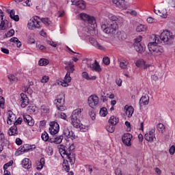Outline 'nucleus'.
<instances>
[{
    "mask_svg": "<svg viewBox=\"0 0 175 175\" xmlns=\"http://www.w3.org/2000/svg\"><path fill=\"white\" fill-rule=\"evenodd\" d=\"M59 132V124L57 122L50 123L49 133L52 136H55Z\"/></svg>",
    "mask_w": 175,
    "mask_h": 175,
    "instance_id": "obj_11",
    "label": "nucleus"
},
{
    "mask_svg": "<svg viewBox=\"0 0 175 175\" xmlns=\"http://www.w3.org/2000/svg\"><path fill=\"white\" fill-rule=\"evenodd\" d=\"M88 68H90L91 70L96 72L97 73H100V72H102L100 65H99V63L96 60H95L92 64H88Z\"/></svg>",
    "mask_w": 175,
    "mask_h": 175,
    "instance_id": "obj_14",
    "label": "nucleus"
},
{
    "mask_svg": "<svg viewBox=\"0 0 175 175\" xmlns=\"http://www.w3.org/2000/svg\"><path fill=\"white\" fill-rule=\"evenodd\" d=\"M22 166L24 169H31L32 167V164L31 160L28 158H25L22 161Z\"/></svg>",
    "mask_w": 175,
    "mask_h": 175,
    "instance_id": "obj_28",
    "label": "nucleus"
},
{
    "mask_svg": "<svg viewBox=\"0 0 175 175\" xmlns=\"http://www.w3.org/2000/svg\"><path fill=\"white\" fill-rule=\"evenodd\" d=\"M41 112L44 114H48L49 113H50V108L48 105H43L41 106Z\"/></svg>",
    "mask_w": 175,
    "mask_h": 175,
    "instance_id": "obj_40",
    "label": "nucleus"
},
{
    "mask_svg": "<svg viewBox=\"0 0 175 175\" xmlns=\"http://www.w3.org/2000/svg\"><path fill=\"white\" fill-rule=\"evenodd\" d=\"M173 38H174L173 34L167 30L163 31L161 33L160 36H159V38L162 42H163V43H167V42H169L170 39H173Z\"/></svg>",
    "mask_w": 175,
    "mask_h": 175,
    "instance_id": "obj_9",
    "label": "nucleus"
},
{
    "mask_svg": "<svg viewBox=\"0 0 175 175\" xmlns=\"http://www.w3.org/2000/svg\"><path fill=\"white\" fill-rule=\"evenodd\" d=\"M63 135L66 137V139H70L71 140H75L76 139L75 133L70 131L69 129H64L63 131Z\"/></svg>",
    "mask_w": 175,
    "mask_h": 175,
    "instance_id": "obj_16",
    "label": "nucleus"
},
{
    "mask_svg": "<svg viewBox=\"0 0 175 175\" xmlns=\"http://www.w3.org/2000/svg\"><path fill=\"white\" fill-rule=\"evenodd\" d=\"M157 129L160 133H165V132H166V127H165V125L162 123L157 124Z\"/></svg>",
    "mask_w": 175,
    "mask_h": 175,
    "instance_id": "obj_36",
    "label": "nucleus"
},
{
    "mask_svg": "<svg viewBox=\"0 0 175 175\" xmlns=\"http://www.w3.org/2000/svg\"><path fill=\"white\" fill-rule=\"evenodd\" d=\"M36 148L35 145H29L28 144H24L23 146H21L18 148V151L21 152V154H24V152H28V151H32L33 149Z\"/></svg>",
    "mask_w": 175,
    "mask_h": 175,
    "instance_id": "obj_12",
    "label": "nucleus"
},
{
    "mask_svg": "<svg viewBox=\"0 0 175 175\" xmlns=\"http://www.w3.org/2000/svg\"><path fill=\"white\" fill-rule=\"evenodd\" d=\"M71 124L74 126V128L79 129L80 127V124H81V122L80 121V119L79 118H71Z\"/></svg>",
    "mask_w": 175,
    "mask_h": 175,
    "instance_id": "obj_30",
    "label": "nucleus"
},
{
    "mask_svg": "<svg viewBox=\"0 0 175 175\" xmlns=\"http://www.w3.org/2000/svg\"><path fill=\"white\" fill-rule=\"evenodd\" d=\"M49 80H50V77H49L47 75H44L41 79V83H47Z\"/></svg>",
    "mask_w": 175,
    "mask_h": 175,
    "instance_id": "obj_53",
    "label": "nucleus"
},
{
    "mask_svg": "<svg viewBox=\"0 0 175 175\" xmlns=\"http://www.w3.org/2000/svg\"><path fill=\"white\" fill-rule=\"evenodd\" d=\"M10 42H11V43H16V42H18V38L13 37L10 40Z\"/></svg>",
    "mask_w": 175,
    "mask_h": 175,
    "instance_id": "obj_64",
    "label": "nucleus"
},
{
    "mask_svg": "<svg viewBox=\"0 0 175 175\" xmlns=\"http://www.w3.org/2000/svg\"><path fill=\"white\" fill-rule=\"evenodd\" d=\"M128 65H129V62L128 61L120 62V68H121V69H128Z\"/></svg>",
    "mask_w": 175,
    "mask_h": 175,
    "instance_id": "obj_43",
    "label": "nucleus"
},
{
    "mask_svg": "<svg viewBox=\"0 0 175 175\" xmlns=\"http://www.w3.org/2000/svg\"><path fill=\"white\" fill-rule=\"evenodd\" d=\"M36 42V41L35 40V38H33V37L31 36L28 37V43H29V44H33Z\"/></svg>",
    "mask_w": 175,
    "mask_h": 175,
    "instance_id": "obj_51",
    "label": "nucleus"
},
{
    "mask_svg": "<svg viewBox=\"0 0 175 175\" xmlns=\"http://www.w3.org/2000/svg\"><path fill=\"white\" fill-rule=\"evenodd\" d=\"M74 150V145H71L67 150L66 147L65 146H62L59 149V152L62 157L64 159H66L64 160L62 166L67 173H69V170H70V165H69V163H70L71 166L72 165H75L76 163V154H75Z\"/></svg>",
    "mask_w": 175,
    "mask_h": 175,
    "instance_id": "obj_1",
    "label": "nucleus"
},
{
    "mask_svg": "<svg viewBox=\"0 0 175 175\" xmlns=\"http://www.w3.org/2000/svg\"><path fill=\"white\" fill-rule=\"evenodd\" d=\"M8 114L7 123L8 125H12L16 122V115L12 111H8Z\"/></svg>",
    "mask_w": 175,
    "mask_h": 175,
    "instance_id": "obj_19",
    "label": "nucleus"
},
{
    "mask_svg": "<svg viewBox=\"0 0 175 175\" xmlns=\"http://www.w3.org/2000/svg\"><path fill=\"white\" fill-rule=\"evenodd\" d=\"M90 44L94 46V47L98 49V50H105V47L99 44V42H98V41H96V40H95V38H90Z\"/></svg>",
    "mask_w": 175,
    "mask_h": 175,
    "instance_id": "obj_21",
    "label": "nucleus"
},
{
    "mask_svg": "<svg viewBox=\"0 0 175 175\" xmlns=\"http://www.w3.org/2000/svg\"><path fill=\"white\" fill-rule=\"evenodd\" d=\"M37 49H39V50H41V51H44V50L46 49V46L39 44H37Z\"/></svg>",
    "mask_w": 175,
    "mask_h": 175,
    "instance_id": "obj_62",
    "label": "nucleus"
},
{
    "mask_svg": "<svg viewBox=\"0 0 175 175\" xmlns=\"http://www.w3.org/2000/svg\"><path fill=\"white\" fill-rule=\"evenodd\" d=\"M70 81H72V77H70V74L66 73L64 77V80L62 81L61 85H62V87H68V85H69V84L68 83H70Z\"/></svg>",
    "mask_w": 175,
    "mask_h": 175,
    "instance_id": "obj_27",
    "label": "nucleus"
},
{
    "mask_svg": "<svg viewBox=\"0 0 175 175\" xmlns=\"http://www.w3.org/2000/svg\"><path fill=\"white\" fill-rule=\"evenodd\" d=\"M135 66L137 68H143V69H147V68H150L151 65L146 64V61L140 59L136 62Z\"/></svg>",
    "mask_w": 175,
    "mask_h": 175,
    "instance_id": "obj_22",
    "label": "nucleus"
},
{
    "mask_svg": "<svg viewBox=\"0 0 175 175\" xmlns=\"http://www.w3.org/2000/svg\"><path fill=\"white\" fill-rule=\"evenodd\" d=\"M154 12L155 14H157L158 16H160V17H162V18H167V11L166 9L163 10H154Z\"/></svg>",
    "mask_w": 175,
    "mask_h": 175,
    "instance_id": "obj_25",
    "label": "nucleus"
},
{
    "mask_svg": "<svg viewBox=\"0 0 175 175\" xmlns=\"http://www.w3.org/2000/svg\"><path fill=\"white\" fill-rule=\"evenodd\" d=\"M153 42H150L148 44V49L154 57H158V55H162L163 53V47L158 46V43H160L159 36L153 35L152 36Z\"/></svg>",
    "mask_w": 175,
    "mask_h": 175,
    "instance_id": "obj_3",
    "label": "nucleus"
},
{
    "mask_svg": "<svg viewBox=\"0 0 175 175\" xmlns=\"http://www.w3.org/2000/svg\"><path fill=\"white\" fill-rule=\"evenodd\" d=\"M59 118H62V120H66L68 116H66V113L62 112L60 113Z\"/></svg>",
    "mask_w": 175,
    "mask_h": 175,
    "instance_id": "obj_61",
    "label": "nucleus"
},
{
    "mask_svg": "<svg viewBox=\"0 0 175 175\" xmlns=\"http://www.w3.org/2000/svg\"><path fill=\"white\" fill-rule=\"evenodd\" d=\"M55 105L57 110L59 111H65L66 107L65 106V94L64 93L59 94L55 100Z\"/></svg>",
    "mask_w": 175,
    "mask_h": 175,
    "instance_id": "obj_6",
    "label": "nucleus"
},
{
    "mask_svg": "<svg viewBox=\"0 0 175 175\" xmlns=\"http://www.w3.org/2000/svg\"><path fill=\"white\" fill-rule=\"evenodd\" d=\"M4 106H5V98L2 96H0V107L1 109H3Z\"/></svg>",
    "mask_w": 175,
    "mask_h": 175,
    "instance_id": "obj_55",
    "label": "nucleus"
},
{
    "mask_svg": "<svg viewBox=\"0 0 175 175\" xmlns=\"http://www.w3.org/2000/svg\"><path fill=\"white\" fill-rule=\"evenodd\" d=\"M40 23H41V25H42V23L43 24H44V25H46V27H49V25H51L52 23L51 21H50V19H49L48 18H40Z\"/></svg>",
    "mask_w": 175,
    "mask_h": 175,
    "instance_id": "obj_37",
    "label": "nucleus"
},
{
    "mask_svg": "<svg viewBox=\"0 0 175 175\" xmlns=\"http://www.w3.org/2000/svg\"><path fill=\"white\" fill-rule=\"evenodd\" d=\"M78 128H79V129H81L82 132H85L87 131V126L81 123L80 124V126Z\"/></svg>",
    "mask_w": 175,
    "mask_h": 175,
    "instance_id": "obj_59",
    "label": "nucleus"
},
{
    "mask_svg": "<svg viewBox=\"0 0 175 175\" xmlns=\"http://www.w3.org/2000/svg\"><path fill=\"white\" fill-rule=\"evenodd\" d=\"M21 107L23 109H25L27 107V105L29 104V98H28V96H27V94L24 93H21Z\"/></svg>",
    "mask_w": 175,
    "mask_h": 175,
    "instance_id": "obj_13",
    "label": "nucleus"
},
{
    "mask_svg": "<svg viewBox=\"0 0 175 175\" xmlns=\"http://www.w3.org/2000/svg\"><path fill=\"white\" fill-rule=\"evenodd\" d=\"M25 92L29 94V95H31V94L33 92L32 89H31V88L29 86L25 87Z\"/></svg>",
    "mask_w": 175,
    "mask_h": 175,
    "instance_id": "obj_56",
    "label": "nucleus"
},
{
    "mask_svg": "<svg viewBox=\"0 0 175 175\" xmlns=\"http://www.w3.org/2000/svg\"><path fill=\"white\" fill-rule=\"evenodd\" d=\"M49 59H40L38 61V65H40V66H46V65H49Z\"/></svg>",
    "mask_w": 175,
    "mask_h": 175,
    "instance_id": "obj_42",
    "label": "nucleus"
},
{
    "mask_svg": "<svg viewBox=\"0 0 175 175\" xmlns=\"http://www.w3.org/2000/svg\"><path fill=\"white\" fill-rule=\"evenodd\" d=\"M124 109L126 110V116H127L129 118H131L133 114V111H135V109H133V107L128 105H126Z\"/></svg>",
    "mask_w": 175,
    "mask_h": 175,
    "instance_id": "obj_31",
    "label": "nucleus"
},
{
    "mask_svg": "<svg viewBox=\"0 0 175 175\" xmlns=\"http://www.w3.org/2000/svg\"><path fill=\"white\" fill-rule=\"evenodd\" d=\"M8 134L10 136H17L18 135V130L17 129V126L14 124L8 130Z\"/></svg>",
    "mask_w": 175,
    "mask_h": 175,
    "instance_id": "obj_26",
    "label": "nucleus"
},
{
    "mask_svg": "<svg viewBox=\"0 0 175 175\" xmlns=\"http://www.w3.org/2000/svg\"><path fill=\"white\" fill-rule=\"evenodd\" d=\"M108 122L111 125H113L114 126H116V125L118 124V122H120V119L117 118V116H112L110 117Z\"/></svg>",
    "mask_w": 175,
    "mask_h": 175,
    "instance_id": "obj_33",
    "label": "nucleus"
},
{
    "mask_svg": "<svg viewBox=\"0 0 175 175\" xmlns=\"http://www.w3.org/2000/svg\"><path fill=\"white\" fill-rule=\"evenodd\" d=\"M109 18L112 22H105L101 25V29L108 35H116L117 33V29H118V25L124 23V18L121 16H117L113 14H109Z\"/></svg>",
    "mask_w": 175,
    "mask_h": 175,
    "instance_id": "obj_2",
    "label": "nucleus"
},
{
    "mask_svg": "<svg viewBox=\"0 0 175 175\" xmlns=\"http://www.w3.org/2000/svg\"><path fill=\"white\" fill-rule=\"evenodd\" d=\"M80 18L85 21V23H88L93 29L96 27V20L93 16H90L85 13H81L80 14Z\"/></svg>",
    "mask_w": 175,
    "mask_h": 175,
    "instance_id": "obj_7",
    "label": "nucleus"
},
{
    "mask_svg": "<svg viewBox=\"0 0 175 175\" xmlns=\"http://www.w3.org/2000/svg\"><path fill=\"white\" fill-rule=\"evenodd\" d=\"M10 81H18V78L16 77L14 75L10 74L8 75Z\"/></svg>",
    "mask_w": 175,
    "mask_h": 175,
    "instance_id": "obj_46",
    "label": "nucleus"
},
{
    "mask_svg": "<svg viewBox=\"0 0 175 175\" xmlns=\"http://www.w3.org/2000/svg\"><path fill=\"white\" fill-rule=\"evenodd\" d=\"M145 140L149 143H154L157 142V137H155V128L150 129L144 135Z\"/></svg>",
    "mask_w": 175,
    "mask_h": 175,
    "instance_id": "obj_8",
    "label": "nucleus"
},
{
    "mask_svg": "<svg viewBox=\"0 0 175 175\" xmlns=\"http://www.w3.org/2000/svg\"><path fill=\"white\" fill-rule=\"evenodd\" d=\"M116 83L118 87H121V85H122V80L120 78L116 79Z\"/></svg>",
    "mask_w": 175,
    "mask_h": 175,
    "instance_id": "obj_60",
    "label": "nucleus"
},
{
    "mask_svg": "<svg viewBox=\"0 0 175 175\" xmlns=\"http://www.w3.org/2000/svg\"><path fill=\"white\" fill-rule=\"evenodd\" d=\"M6 23H8V21L3 20V11L0 10V31H3L8 28Z\"/></svg>",
    "mask_w": 175,
    "mask_h": 175,
    "instance_id": "obj_18",
    "label": "nucleus"
},
{
    "mask_svg": "<svg viewBox=\"0 0 175 175\" xmlns=\"http://www.w3.org/2000/svg\"><path fill=\"white\" fill-rule=\"evenodd\" d=\"M23 121L26 122L29 126H33L35 124V120L29 115H23Z\"/></svg>",
    "mask_w": 175,
    "mask_h": 175,
    "instance_id": "obj_20",
    "label": "nucleus"
},
{
    "mask_svg": "<svg viewBox=\"0 0 175 175\" xmlns=\"http://www.w3.org/2000/svg\"><path fill=\"white\" fill-rule=\"evenodd\" d=\"M137 32H146L147 31V26L144 25H139L136 28Z\"/></svg>",
    "mask_w": 175,
    "mask_h": 175,
    "instance_id": "obj_35",
    "label": "nucleus"
},
{
    "mask_svg": "<svg viewBox=\"0 0 175 175\" xmlns=\"http://www.w3.org/2000/svg\"><path fill=\"white\" fill-rule=\"evenodd\" d=\"M0 142L3 143V144H9V141L5 139V134H3V133H1V130H0Z\"/></svg>",
    "mask_w": 175,
    "mask_h": 175,
    "instance_id": "obj_41",
    "label": "nucleus"
},
{
    "mask_svg": "<svg viewBox=\"0 0 175 175\" xmlns=\"http://www.w3.org/2000/svg\"><path fill=\"white\" fill-rule=\"evenodd\" d=\"M105 129L109 133H113V132H114L116 130V127L113 124L106 126Z\"/></svg>",
    "mask_w": 175,
    "mask_h": 175,
    "instance_id": "obj_45",
    "label": "nucleus"
},
{
    "mask_svg": "<svg viewBox=\"0 0 175 175\" xmlns=\"http://www.w3.org/2000/svg\"><path fill=\"white\" fill-rule=\"evenodd\" d=\"M113 3L117 6V8H119L121 9V8H123L124 3L125 2V0H112Z\"/></svg>",
    "mask_w": 175,
    "mask_h": 175,
    "instance_id": "obj_34",
    "label": "nucleus"
},
{
    "mask_svg": "<svg viewBox=\"0 0 175 175\" xmlns=\"http://www.w3.org/2000/svg\"><path fill=\"white\" fill-rule=\"evenodd\" d=\"M147 23H148V24H152L153 23H155V21H157V20L151 16L148 17L146 19Z\"/></svg>",
    "mask_w": 175,
    "mask_h": 175,
    "instance_id": "obj_54",
    "label": "nucleus"
},
{
    "mask_svg": "<svg viewBox=\"0 0 175 175\" xmlns=\"http://www.w3.org/2000/svg\"><path fill=\"white\" fill-rule=\"evenodd\" d=\"M23 122V118H18L16 121L15 120L14 125H16V126L18 125H21V123Z\"/></svg>",
    "mask_w": 175,
    "mask_h": 175,
    "instance_id": "obj_52",
    "label": "nucleus"
},
{
    "mask_svg": "<svg viewBox=\"0 0 175 175\" xmlns=\"http://www.w3.org/2000/svg\"><path fill=\"white\" fill-rule=\"evenodd\" d=\"M14 35V29H10L5 34L6 38H12Z\"/></svg>",
    "mask_w": 175,
    "mask_h": 175,
    "instance_id": "obj_48",
    "label": "nucleus"
},
{
    "mask_svg": "<svg viewBox=\"0 0 175 175\" xmlns=\"http://www.w3.org/2000/svg\"><path fill=\"white\" fill-rule=\"evenodd\" d=\"M142 40H143L142 36H139L134 39V49L139 54H143L146 51V45L142 42Z\"/></svg>",
    "mask_w": 175,
    "mask_h": 175,
    "instance_id": "obj_5",
    "label": "nucleus"
},
{
    "mask_svg": "<svg viewBox=\"0 0 175 175\" xmlns=\"http://www.w3.org/2000/svg\"><path fill=\"white\" fill-rule=\"evenodd\" d=\"M150 102V97L148 96H142V97L139 100L140 106H146L148 105Z\"/></svg>",
    "mask_w": 175,
    "mask_h": 175,
    "instance_id": "obj_29",
    "label": "nucleus"
},
{
    "mask_svg": "<svg viewBox=\"0 0 175 175\" xmlns=\"http://www.w3.org/2000/svg\"><path fill=\"white\" fill-rule=\"evenodd\" d=\"M81 111H83V109H81V108H78V109L74 110L72 111L71 118H80V117L81 116Z\"/></svg>",
    "mask_w": 175,
    "mask_h": 175,
    "instance_id": "obj_32",
    "label": "nucleus"
},
{
    "mask_svg": "<svg viewBox=\"0 0 175 175\" xmlns=\"http://www.w3.org/2000/svg\"><path fill=\"white\" fill-rule=\"evenodd\" d=\"M105 65H110V58L109 57H105L103 59Z\"/></svg>",
    "mask_w": 175,
    "mask_h": 175,
    "instance_id": "obj_50",
    "label": "nucleus"
},
{
    "mask_svg": "<svg viewBox=\"0 0 175 175\" xmlns=\"http://www.w3.org/2000/svg\"><path fill=\"white\" fill-rule=\"evenodd\" d=\"M40 18L38 16H33L27 23V28L30 31H33V29H40L42 28V22H40Z\"/></svg>",
    "mask_w": 175,
    "mask_h": 175,
    "instance_id": "obj_4",
    "label": "nucleus"
},
{
    "mask_svg": "<svg viewBox=\"0 0 175 175\" xmlns=\"http://www.w3.org/2000/svg\"><path fill=\"white\" fill-rule=\"evenodd\" d=\"M62 140H64V136H53V138H50L49 143H55V144H61L62 143Z\"/></svg>",
    "mask_w": 175,
    "mask_h": 175,
    "instance_id": "obj_23",
    "label": "nucleus"
},
{
    "mask_svg": "<svg viewBox=\"0 0 175 175\" xmlns=\"http://www.w3.org/2000/svg\"><path fill=\"white\" fill-rule=\"evenodd\" d=\"M16 144H17V146H21V144H23V140H21L20 138H16Z\"/></svg>",
    "mask_w": 175,
    "mask_h": 175,
    "instance_id": "obj_63",
    "label": "nucleus"
},
{
    "mask_svg": "<svg viewBox=\"0 0 175 175\" xmlns=\"http://www.w3.org/2000/svg\"><path fill=\"white\" fill-rule=\"evenodd\" d=\"M72 5H75L81 10H84L85 9L86 5L85 1L83 0H71Z\"/></svg>",
    "mask_w": 175,
    "mask_h": 175,
    "instance_id": "obj_17",
    "label": "nucleus"
},
{
    "mask_svg": "<svg viewBox=\"0 0 175 175\" xmlns=\"http://www.w3.org/2000/svg\"><path fill=\"white\" fill-rule=\"evenodd\" d=\"M92 120H95L96 118V114H95V111H94V109H92V111H90V112L89 113Z\"/></svg>",
    "mask_w": 175,
    "mask_h": 175,
    "instance_id": "obj_57",
    "label": "nucleus"
},
{
    "mask_svg": "<svg viewBox=\"0 0 175 175\" xmlns=\"http://www.w3.org/2000/svg\"><path fill=\"white\" fill-rule=\"evenodd\" d=\"M66 65H67L65 67L66 70H67L66 73L70 75V73L75 72V64H73V61H70L68 63H66Z\"/></svg>",
    "mask_w": 175,
    "mask_h": 175,
    "instance_id": "obj_24",
    "label": "nucleus"
},
{
    "mask_svg": "<svg viewBox=\"0 0 175 175\" xmlns=\"http://www.w3.org/2000/svg\"><path fill=\"white\" fill-rule=\"evenodd\" d=\"M41 138L43 142H50V137L49 136V133H47L46 131H44L42 133Z\"/></svg>",
    "mask_w": 175,
    "mask_h": 175,
    "instance_id": "obj_38",
    "label": "nucleus"
},
{
    "mask_svg": "<svg viewBox=\"0 0 175 175\" xmlns=\"http://www.w3.org/2000/svg\"><path fill=\"white\" fill-rule=\"evenodd\" d=\"M132 137L133 136L131 133H126L122 137L123 143L125 144V146H127V147H131V146H132V144H131Z\"/></svg>",
    "mask_w": 175,
    "mask_h": 175,
    "instance_id": "obj_15",
    "label": "nucleus"
},
{
    "mask_svg": "<svg viewBox=\"0 0 175 175\" xmlns=\"http://www.w3.org/2000/svg\"><path fill=\"white\" fill-rule=\"evenodd\" d=\"M12 165H13V161H9L8 163H5L3 165V170H8V167H10V166H12Z\"/></svg>",
    "mask_w": 175,
    "mask_h": 175,
    "instance_id": "obj_49",
    "label": "nucleus"
},
{
    "mask_svg": "<svg viewBox=\"0 0 175 175\" xmlns=\"http://www.w3.org/2000/svg\"><path fill=\"white\" fill-rule=\"evenodd\" d=\"M88 103L90 107L94 109L95 106H97L99 104V97L95 94L90 96L88 100Z\"/></svg>",
    "mask_w": 175,
    "mask_h": 175,
    "instance_id": "obj_10",
    "label": "nucleus"
},
{
    "mask_svg": "<svg viewBox=\"0 0 175 175\" xmlns=\"http://www.w3.org/2000/svg\"><path fill=\"white\" fill-rule=\"evenodd\" d=\"M169 151H170V154L171 155H173V154H174V152H175V146H174V145H172V146L170 148Z\"/></svg>",
    "mask_w": 175,
    "mask_h": 175,
    "instance_id": "obj_58",
    "label": "nucleus"
},
{
    "mask_svg": "<svg viewBox=\"0 0 175 175\" xmlns=\"http://www.w3.org/2000/svg\"><path fill=\"white\" fill-rule=\"evenodd\" d=\"M82 77L86 80H96V76H92V77H90V75L87 73V72H83L82 73Z\"/></svg>",
    "mask_w": 175,
    "mask_h": 175,
    "instance_id": "obj_39",
    "label": "nucleus"
},
{
    "mask_svg": "<svg viewBox=\"0 0 175 175\" xmlns=\"http://www.w3.org/2000/svg\"><path fill=\"white\" fill-rule=\"evenodd\" d=\"M169 8H175V0H167Z\"/></svg>",
    "mask_w": 175,
    "mask_h": 175,
    "instance_id": "obj_47",
    "label": "nucleus"
},
{
    "mask_svg": "<svg viewBox=\"0 0 175 175\" xmlns=\"http://www.w3.org/2000/svg\"><path fill=\"white\" fill-rule=\"evenodd\" d=\"M99 114L100 117H106L107 116V109L106 107L101 108Z\"/></svg>",
    "mask_w": 175,
    "mask_h": 175,
    "instance_id": "obj_44",
    "label": "nucleus"
}]
</instances>
